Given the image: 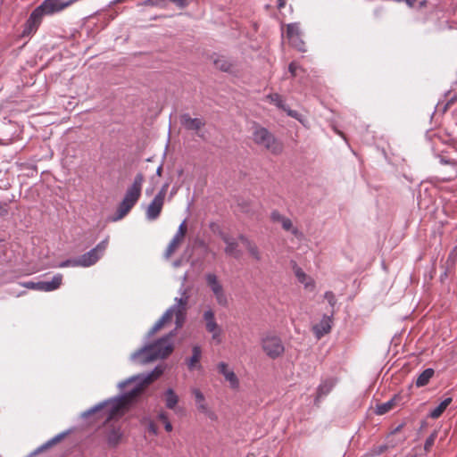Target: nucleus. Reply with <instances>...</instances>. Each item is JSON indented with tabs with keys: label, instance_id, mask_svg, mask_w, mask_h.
<instances>
[{
	"label": "nucleus",
	"instance_id": "15",
	"mask_svg": "<svg viewBox=\"0 0 457 457\" xmlns=\"http://www.w3.org/2000/svg\"><path fill=\"white\" fill-rule=\"evenodd\" d=\"M270 218L274 222H279L283 229L286 231L291 232L295 237H299L301 235L298 228L293 225L292 220L289 218L283 216L278 212H272Z\"/></svg>",
	"mask_w": 457,
	"mask_h": 457
},
{
	"label": "nucleus",
	"instance_id": "3",
	"mask_svg": "<svg viewBox=\"0 0 457 457\" xmlns=\"http://www.w3.org/2000/svg\"><path fill=\"white\" fill-rule=\"evenodd\" d=\"M188 303V295L184 292L179 298H175V303L169 308L162 318L154 324L151 333L154 334L168 326L175 320V330L181 328L186 319L187 305Z\"/></svg>",
	"mask_w": 457,
	"mask_h": 457
},
{
	"label": "nucleus",
	"instance_id": "12",
	"mask_svg": "<svg viewBox=\"0 0 457 457\" xmlns=\"http://www.w3.org/2000/svg\"><path fill=\"white\" fill-rule=\"evenodd\" d=\"M287 36L290 43L300 51H305L304 43L301 39V30L298 23L287 25Z\"/></svg>",
	"mask_w": 457,
	"mask_h": 457
},
{
	"label": "nucleus",
	"instance_id": "1",
	"mask_svg": "<svg viewBox=\"0 0 457 457\" xmlns=\"http://www.w3.org/2000/svg\"><path fill=\"white\" fill-rule=\"evenodd\" d=\"M163 372V369L160 366L156 367L151 373L146 375H138L129 378L128 381L120 384V387L127 385L132 386L131 389L123 396L107 401L102 404L96 405L91 410L83 413V417H87L90 414L102 411L106 419V437L108 444L115 446L117 445L122 436L120 427L115 424H111L112 420H116L120 418L127 410L128 403L134 397L138 395L144 388L159 378Z\"/></svg>",
	"mask_w": 457,
	"mask_h": 457
},
{
	"label": "nucleus",
	"instance_id": "16",
	"mask_svg": "<svg viewBox=\"0 0 457 457\" xmlns=\"http://www.w3.org/2000/svg\"><path fill=\"white\" fill-rule=\"evenodd\" d=\"M62 283V275L56 274L51 281H39L37 291L51 292L58 289Z\"/></svg>",
	"mask_w": 457,
	"mask_h": 457
},
{
	"label": "nucleus",
	"instance_id": "31",
	"mask_svg": "<svg viewBox=\"0 0 457 457\" xmlns=\"http://www.w3.org/2000/svg\"><path fill=\"white\" fill-rule=\"evenodd\" d=\"M441 163L445 164L448 167L449 174L444 177L445 179H451L457 175V166L453 161H446L444 157H440Z\"/></svg>",
	"mask_w": 457,
	"mask_h": 457
},
{
	"label": "nucleus",
	"instance_id": "35",
	"mask_svg": "<svg viewBox=\"0 0 457 457\" xmlns=\"http://www.w3.org/2000/svg\"><path fill=\"white\" fill-rule=\"evenodd\" d=\"M324 297L328 301V303H329V305L331 307H334L336 305L337 299L335 297V295L332 292H330V291L326 292L324 295Z\"/></svg>",
	"mask_w": 457,
	"mask_h": 457
},
{
	"label": "nucleus",
	"instance_id": "26",
	"mask_svg": "<svg viewBox=\"0 0 457 457\" xmlns=\"http://www.w3.org/2000/svg\"><path fill=\"white\" fill-rule=\"evenodd\" d=\"M397 402H398V398L395 395L394 398L387 401L386 403L377 404L375 413H377L378 415H383V414L386 413L387 411H389L395 406L397 405Z\"/></svg>",
	"mask_w": 457,
	"mask_h": 457
},
{
	"label": "nucleus",
	"instance_id": "22",
	"mask_svg": "<svg viewBox=\"0 0 457 457\" xmlns=\"http://www.w3.org/2000/svg\"><path fill=\"white\" fill-rule=\"evenodd\" d=\"M239 239L241 240V242L244 244V245L245 246L246 250L248 251L249 254L257 262L261 261L262 259V254H261V252L258 248V246L249 241L246 237L241 236L239 237Z\"/></svg>",
	"mask_w": 457,
	"mask_h": 457
},
{
	"label": "nucleus",
	"instance_id": "41",
	"mask_svg": "<svg viewBox=\"0 0 457 457\" xmlns=\"http://www.w3.org/2000/svg\"><path fill=\"white\" fill-rule=\"evenodd\" d=\"M148 430L153 433L154 435L157 434V428L154 423H150L148 426Z\"/></svg>",
	"mask_w": 457,
	"mask_h": 457
},
{
	"label": "nucleus",
	"instance_id": "36",
	"mask_svg": "<svg viewBox=\"0 0 457 457\" xmlns=\"http://www.w3.org/2000/svg\"><path fill=\"white\" fill-rule=\"evenodd\" d=\"M21 285L28 289L37 290L38 282L28 281L21 283Z\"/></svg>",
	"mask_w": 457,
	"mask_h": 457
},
{
	"label": "nucleus",
	"instance_id": "48",
	"mask_svg": "<svg viewBox=\"0 0 457 457\" xmlns=\"http://www.w3.org/2000/svg\"><path fill=\"white\" fill-rule=\"evenodd\" d=\"M411 457H417V456H411Z\"/></svg>",
	"mask_w": 457,
	"mask_h": 457
},
{
	"label": "nucleus",
	"instance_id": "27",
	"mask_svg": "<svg viewBox=\"0 0 457 457\" xmlns=\"http://www.w3.org/2000/svg\"><path fill=\"white\" fill-rule=\"evenodd\" d=\"M452 401L453 399L451 397L445 398L436 408L431 410L429 416L432 419L439 418L442 415V413L445 411V409L449 406V404L452 403Z\"/></svg>",
	"mask_w": 457,
	"mask_h": 457
},
{
	"label": "nucleus",
	"instance_id": "44",
	"mask_svg": "<svg viewBox=\"0 0 457 457\" xmlns=\"http://www.w3.org/2000/svg\"><path fill=\"white\" fill-rule=\"evenodd\" d=\"M285 4H286V1H285V0H278V6L279 8L284 7V6H285Z\"/></svg>",
	"mask_w": 457,
	"mask_h": 457
},
{
	"label": "nucleus",
	"instance_id": "4",
	"mask_svg": "<svg viewBox=\"0 0 457 457\" xmlns=\"http://www.w3.org/2000/svg\"><path fill=\"white\" fill-rule=\"evenodd\" d=\"M144 180L145 178L142 173H137L135 176L133 183L126 190L125 195L119 204L115 214L109 218L111 221L116 222L123 219L130 212L140 198Z\"/></svg>",
	"mask_w": 457,
	"mask_h": 457
},
{
	"label": "nucleus",
	"instance_id": "8",
	"mask_svg": "<svg viewBox=\"0 0 457 457\" xmlns=\"http://www.w3.org/2000/svg\"><path fill=\"white\" fill-rule=\"evenodd\" d=\"M206 282L217 303L222 307H227L229 303V297L225 292L222 284L214 274L206 275Z\"/></svg>",
	"mask_w": 457,
	"mask_h": 457
},
{
	"label": "nucleus",
	"instance_id": "11",
	"mask_svg": "<svg viewBox=\"0 0 457 457\" xmlns=\"http://www.w3.org/2000/svg\"><path fill=\"white\" fill-rule=\"evenodd\" d=\"M204 320L205 322L206 330L212 334V338L217 344L221 342L222 330L217 323L212 310L209 309L204 312Z\"/></svg>",
	"mask_w": 457,
	"mask_h": 457
},
{
	"label": "nucleus",
	"instance_id": "43",
	"mask_svg": "<svg viewBox=\"0 0 457 457\" xmlns=\"http://www.w3.org/2000/svg\"><path fill=\"white\" fill-rule=\"evenodd\" d=\"M285 111H286V112H287V114H288L289 116H291V117H294V118H296V117H297V112H296L295 111H292V110H290V109H287V107H286V110H285Z\"/></svg>",
	"mask_w": 457,
	"mask_h": 457
},
{
	"label": "nucleus",
	"instance_id": "7",
	"mask_svg": "<svg viewBox=\"0 0 457 457\" xmlns=\"http://www.w3.org/2000/svg\"><path fill=\"white\" fill-rule=\"evenodd\" d=\"M108 242L109 239L106 237L104 240L97 244L96 247L79 256L78 258L79 267H90L96 263L98 260L104 255V253L108 246Z\"/></svg>",
	"mask_w": 457,
	"mask_h": 457
},
{
	"label": "nucleus",
	"instance_id": "39",
	"mask_svg": "<svg viewBox=\"0 0 457 457\" xmlns=\"http://www.w3.org/2000/svg\"><path fill=\"white\" fill-rule=\"evenodd\" d=\"M298 68L299 67L295 62H291L289 64L288 70H289L290 73L292 74V76H296V71Z\"/></svg>",
	"mask_w": 457,
	"mask_h": 457
},
{
	"label": "nucleus",
	"instance_id": "32",
	"mask_svg": "<svg viewBox=\"0 0 457 457\" xmlns=\"http://www.w3.org/2000/svg\"><path fill=\"white\" fill-rule=\"evenodd\" d=\"M267 100H269L271 104H275L277 107L286 110V105L284 104V100L282 96L277 93L270 94L266 96Z\"/></svg>",
	"mask_w": 457,
	"mask_h": 457
},
{
	"label": "nucleus",
	"instance_id": "23",
	"mask_svg": "<svg viewBox=\"0 0 457 457\" xmlns=\"http://www.w3.org/2000/svg\"><path fill=\"white\" fill-rule=\"evenodd\" d=\"M223 240L226 244L225 252L226 253L235 257L238 258L241 255V252L238 250L237 243L231 237L228 236L223 237Z\"/></svg>",
	"mask_w": 457,
	"mask_h": 457
},
{
	"label": "nucleus",
	"instance_id": "17",
	"mask_svg": "<svg viewBox=\"0 0 457 457\" xmlns=\"http://www.w3.org/2000/svg\"><path fill=\"white\" fill-rule=\"evenodd\" d=\"M331 319L328 316H324L321 320L312 327V331L317 337L320 339L324 335L330 332Z\"/></svg>",
	"mask_w": 457,
	"mask_h": 457
},
{
	"label": "nucleus",
	"instance_id": "37",
	"mask_svg": "<svg viewBox=\"0 0 457 457\" xmlns=\"http://www.w3.org/2000/svg\"><path fill=\"white\" fill-rule=\"evenodd\" d=\"M168 187H169L168 184L163 185L162 189L159 191V193L155 196L156 197H161V199L164 201L165 195H166V193H167V190H168Z\"/></svg>",
	"mask_w": 457,
	"mask_h": 457
},
{
	"label": "nucleus",
	"instance_id": "28",
	"mask_svg": "<svg viewBox=\"0 0 457 457\" xmlns=\"http://www.w3.org/2000/svg\"><path fill=\"white\" fill-rule=\"evenodd\" d=\"M334 385L335 382L332 379H328L321 382L317 390V399L327 395L331 391Z\"/></svg>",
	"mask_w": 457,
	"mask_h": 457
},
{
	"label": "nucleus",
	"instance_id": "14",
	"mask_svg": "<svg viewBox=\"0 0 457 457\" xmlns=\"http://www.w3.org/2000/svg\"><path fill=\"white\" fill-rule=\"evenodd\" d=\"M218 371L223 375L227 382L233 389H237L239 386V380L235 372L229 369L228 365L225 362H220L217 365Z\"/></svg>",
	"mask_w": 457,
	"mask_h": 457
},
{
	"label": "nucleus",
	"instance_id": "19",
	"mask_svg": "<svg viewBox=\"0 0 457 457\" xmlns=\"http://www.w3.org/2000/svg\"><path fill=\"white\" fill-rule=\"evenodd\" d=\"M43 15H46V13L43 11L42 7L39 5L32 12L29 20L28 21V26L25 29L24 33H29L32 30L36 29L41 22Z\"/></svg>",
	"mask_w": 457,
	"mask_h": 457
},
{
	"label": "nucleus",
	"instance_id": "33",
	"mask_svg": "<svg viewBox=\"0 0 457 457\" xmlns=\"http://www.w3.org/2000/svg\"><path fill=\"white\" fill-rule=\"evenodd\" d=\"M79 259H73V260H66L62 262H61L58 267L59 268H66V267H79Z\"/></svg>",
	"mask_w": 457,
	"mask_h": 457
},
{
	"label": "nucleus",
	"instance_id": "30",
	"mask_svg": "<svg viewBox=\"0 0 457 457\" xmlns=\"http://www.w3.org/2000/svg\"><path fill=\"white\" fill-rule=\"evenodd\" d=\"M213 62L217 69L223 71H229L232 68V64L223 56L217 57Z\"/></svg>",
	"mask_w": 457,
	"mask_h": 457
},
{
	"label": "nucleus",
	"instance_id": "34",
	"mask_svg": "<svg viewBox=\"0 0 457 457\" xmlns=\"http://www.w3.org/2000/svg\"><path fill=\"white\" fill-rule=\"evenodd\" d=\"M436 438V432H433L427 439L424 445V448L426 451H428L435 443V440Z\"/></svg>",
	"mask_w": 457,
	"mask_h": 457
},
{
	"label": "nucleus",
	"instance_id": "47",
	"mask_svg": "<svg viewBox=\"0 0 457 457\" xmlns=\"http://www.w3.org/2000/svg\"><path fill=\"white\" fill-rule=\"evenodd\" d=\"M152 193V191H149L148 189L146 190V194H150Z\"/></svg>",
	"mask_w": 457,
	"mask_h": 457
},
{
	"label": "nucleus",
	"instance_id": "20",
	"mask_svg": "<svg viewBox=\"0 0 457 457\" xmlns=\"http://www.w3.org/2000/svg\"><path fill=\"white\" fill-rule=\"evenodd\" d=\"M43 15H46V13L43 11L42 7L39 5L32 12L29 20L28 21V26L25 29L24 33H29L32 30L36 29L41 22Z\"/></svg>",
	"mask_w": 457,
	"mask_h": 457
},
{
	"label": "nucleus",
	"instance_id": "25",
	"mask_svg": "<svg viewBox=\"0 0 457 457\" xmlns=\"http://www.w3.org/2000/svg\"><path fill=\"white\" fill-rule=\"evenodd\" d=\"M163 401L168 409L173 410L179 403V396L173 389L169 388L163 395Z\"/></svg>",
	"mask_w": 457,
	"mask_h": 457
},
{
	"label": "nucleus",
	"instance_id": "29",
	"mask_svg": "<svg viewBox=\"0 0 457 457\" xmlns=\"http://www.w3.org/2000/svg\"><path fill=\"white\" fill-rule=\"evenodd\" d=\"M434 375V370L433 369H427L425 370L417 378L416 385L417 386H423L428 383L430 378Z\"/></svg>",
	"mask_w": 457,
	"mask_h": 457
},
{
	"label": "nucleus",
	"instance_id": "46",
	"mask_svg": "<svg viewBox=\"0 0 457 457\" xmlns=\"http://www.w3.org/2000/svg\"><path fill=\"white\" fill-rule=\"evenodd\" d=\"M382 452H383V450L381 449V450L376 452L374 454H380Z\"/></svg>",
	"mask_w": 457,
	"mask_h": 457
},
{
	"label": "nucleus",
	"instance_id": "24",
	"mask_svg": "<svg viewBox=\"0 0 457 457\" xmlns=\"http://www.w3.org/2000/svg\"><path fill=\"white\" fill-rule=\"evenodd\" d=\"M201 355L202 351L200 346L195 345L192 349V356L187 361V366L190 370L201 368V365L199 364Z\"/></svg>",
	"mask_w": 457,
	"mask_h": 457
},
{
	"label": "nucleus",
	"instance_id": "45",
	"mask_svg": "<svg viewBox=\"0 0 457 457\" xmlns=\"http://www.w3.org/2000/svg\"><path fill=\"white\" fill-rule=\"evenodd\" d=\"M161 173H162V167H159V168L157 169V175H158V176H161Z\"/></svg>",
	"mask_w": 457,
	"mask_h": 457
},
{
	"label": "nucleus",
	"instance_id": "13",
	"mask_svg": "<svg viewBox=\"0 0 457 457\" xmlns=\"http://www.w3.org/2000/svg\"><path fill=\"white\" fill-rule=\"evenodd\" d=\"M163 204L164 201L162 200L161 197L154 196L145 209L146 219L148 220H157L162 212Z\"/></svg>",
	"mask_w": 457,
	"mask_h": 457
},
{
	"label": "nucleus",
	"instance_id": "18",
	"mask_svg": "<svg viewBox=\"0 0 457 457\" xmlns=\"http://www.w3.org/2000/svg\"><path fill=\"white\" fill-rule=\"evenodd\" d=\"M181 124L188 130L198 132L205 123L202 119L191 118L188 114H184L181 116Z\"/></svg>",
	"mask_w": 457,
	"mask_h": 457
},
{
	"label": "nucleus",
	"instance_id": "21",
	"mask_svg": "<svg viewBox=\"0 0 457 457\" xmlns=\"http://www.w3.org/2000/svg\"><path fill=\"white\" fill-rule=\"evenodd\" d=\"M295 277L297 278L298 281L302 283L305 289L309 291H313L315 288V283L314 280L309 277L307 274H305L303 270L300 268H297L295 271Z\"/></svg>",
	"mask_w": 457,
	"mask_h": 457
},
{
	"label": "nucleus",
	"instance_id": "2",
	"mask_svg": "<svg viewBox=\"0 0 457 457\" xmlns=\"http://www.w3.org/2000/svg\"><path fill=\"white\" fill-rule=\"evenodd\" d=\"M175 332H170L167 337L160 339L153 345H149L132 355V359L141 364L148 363L157 359L167 357L173 351L171 338Z\"/></svg>",
	"mask_w": 457,
	"mask_h": 457
},
{
	"label": "nucleus",
	"instance_id": "6",
	"mask_svg": "<svg viewBox=\"0 0 457 457\" xmlns=\"http://www.w3.org/2000/svg\"><path fill=\"white\" fill-rule=\"evenodd\" d=\"M261 346L264 353L275 360L283 355L285 346L281 338L275 333H265L261 338Z\"/></svg>",
	"mask_w": 457,
	"mask_h": 457
},
{
	"label": "nucleus",
	"instance_id": "42",
	"mask_svg": "<svg viewBox=\"0 0 457 457\" xmlns=\"http://www.w3.org/2000/svg\"><path fill=\"white\" fill-rule=\"evenodd\" d=\"M163 424L166 431L170 432L172 430V425L170 420H166Z\"/></svg>",
	"mask_w": 457,
	"mask_h": 457
},
{
	"label": "nucleus",
	"instance_id": "9",
	"mask_svg": "<svg viewBox=\"0 0 457 457\" xmlns=\"http://www.w3.org/2000/svg\"><path fill=\"white\" fill-rule=\"evenodd\" d=\"M191 393L195 397V403L197 411L204 414L206 418H208L212 421H216L218 420V415L216 412L209 406L205 396L198 388H192Z\"/></svg>",
	"mask_w": 457,
	"mask_h": 457
},
{
	"label": "nucleus",
	"instance_id": "38",
	"mask_svg": "<svg viewBox=\"0 0 457 457\" xmlns=\"http://www.w3.org/2000/svg\"><path fill=\"white\" fill-rule=\"evenodd\" d=\"M62 438V435H59L57 436H55L54 438H53L52 440L48 441L44 446L43 448H47V447H50L52 446L53 445L56 444L57 442H59L61 439Z\"/></svg>",
	"mask_w": 457,
	"mask_h": 457
},
{
	"label": "nucleus",
	"instance_id": "40",
	"mask_svg": "<svg viewBox=\"0 0 457 457\" xmlns=\"http://www.w3.org/2000/svg\"><path fill=\"white\" fill-rule=\"evenodd\" d=\"M158 419L159 420L162 421L163 423L166 421V420H169V418H168V415L166 412L164 411H161L158 415Z\"/></svg>",
	"mask_w": 457,
	"mask_h": 457
},
{
	"label": "nucleus",
	"instance_id": "10",
	"mask_svg": "<svg viewBox=\"0 0 457 457\" xmlns=\"http://www.w3.org/2000/svg\"><path fill=\"white\" fill-rule=\"evenodd\" d=\"M187 231V221L184 220L179 225L176 234L174 235V237L169 243V245L165 250V253H164L165 258H167V259L170 258L171 255H173L175 253V252L180 247V245H182V243L184 241Z\"/></svg>",
	"mask_w": 457,
	"mask_h": 457
},
{
	"label": "nucleus",
	"instance_id": "5",
	"mask_svg": "<svg viewBox=\"0 0 457 457\" xmlns=\"http://www.w3.org/2000/svg\"><path fill=\"white\" fill-rule=\"evenodd\" d=\"M253 142L264 147L273 154H279L283 150V145L267 129L255 125L253 129Z\"/></svg>",
	"mask_w": 457,
	"mask_h": 457
}]
</instances>
